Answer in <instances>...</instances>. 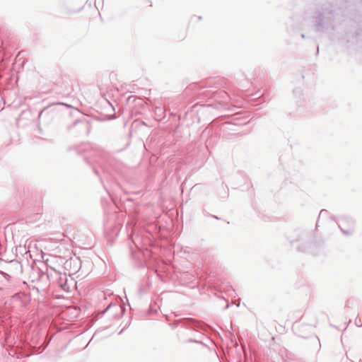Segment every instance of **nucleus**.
<instances>
[{
    "label": "nucleus",
    "mask_w": 362,
    "mask_h": 362,
    "mask_svg": "<svg viewBox=\"0 0 362 362\" xmlns=\"http://www.w3.org/2000/svg\"><path fill=\"white\" fill-rule=\"evenodd\" d=\"M341 230L344 233V234H348L349 232L347 230Z\"/></svg>",
    "instance_id": "nucleus-2"
},
{
    "label": "nucleus",
    "mask_w": 362,
    "mask_h": 362,
    "mask_svg": "<svg viewBox=\"0 0 362 362\" xmlns=\"http://www.w3.org/2000/svg\"><path fill=\"white\" fill-rule=\"evenodd\" d=\"M59 285H60V287L62 288V289L63 291H64L66 292H69V291L70 286L67 284V279H66V276H64V278L63 277H60Z\"/></svg>",
    "instance_id": "nucleus-1"
},
{
    "label": "nucleus",
    "mask_w": 362,
    "mask_h": 362,
    "mask_svg": "<svg viewBox=\"0 0 362 362\" xmlns=\"http://www.w3.org/2000/svg\"><path fill=\"white\" fill-rule=\"evenodd\" d=\"M356 324H357V325H358V327H361V324H358V322H356Z\"/></svg>",
    "instance_id": "nucleus-3"
}]
</instances>
